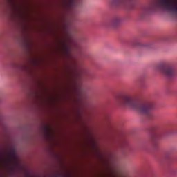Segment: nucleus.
<instances>
[{"label": "nucleus", "mask_w": 177, "mask_h": 177, "mask_svg": "<svg viewBox=\"0 0 177 177\" xmlns=\"http://www.w3.org/2000/svg\"><path fill=\"white\" fill-rule=\"evenodd\" d=\"M121 107H130L143 114L147 120H153L154 115L151 111L154 109V104L150 102H140L136 98L131 95H124L117 102Z\"/></svg>", "instance_id": "1"}, {"label": "nucleus", "mask_w": 177, "mask_h": 177, "mask_svg": "<svg viewBox=\"0 0 177 177\" xmlns=\"http://www.w3.org/2000/svg\"><path fill=\"white\" fill-rule=\"evenodd\" d=\"M156 70L162 73L167 78H174V77L176 75V69H175V67L165 63L159 64L157 66Z\"/></svg>", "instance_id": "2"}, {"label": "nucleus", "mask_w": 177, "mask_h": 177, "mask_svg": "<svg viewBox=\"0 0 177 177\" xmlns=\"http://www.w3.org/2000/svg\"><path fill=\"white\" fill-rule=\"evenodd\" d=\"M114 3L125 9H133V0H114Z\"/></svg>", "instance_id": "3"}, {"label": "nucleus", "mask_w": 177, "mask_h": 177, "mask_svg": "<svg viewBox=\"0 0 177 177\" xmlns=\"http://www.w3.org/2000/svg\"><path fill=\"white\" fill-rule=\"evenodd\" d=\"M121 23H122V19L121 17L116 16L113 17L109 21H108L106 26L109 27H112L113 28H115L118 27Z\"/></svg>", "instance_id": "4"}, {"label": "nucleus", "mask_w": 177, "mask_h": 177, "mask_svg": "<svg viewBox=\"0 0 177 177\" xmlns=\"http://www.w3.org/2000/svg\"><path fill=\"white\" fill-rule=\"evenodd\" d=\"M62 48L64 49V52L68 56H70L71 53V44L67 41H64L62 43Z\"/></svg>", "instance_id": "5"}, {"label": "nucleus", "mask_w": 177, "mask_h": 177, "mask_svg": "<svg viewBox=\"0 0 177 177\" xmlns=\"http://www.w3.org/2000/svg\"><path fill=\"white\" fill-rule=\"evenodd\" d=\"M158 136L155 135L152 137V144L154 149H157L158 147Z\"/></svg>", "instance_id": "6"}, {"label": "nucleus", "mask_w": 177, "mask_h": 177, "mask_svg": "<svg viewBox=\"0 0 177 177\" xmlns=\"http://www.w3.org/2000/svg\"><path fill=\"white\" fill-rule=\"evenodd\" d=\"M134 46H138V48H149V44H145V43H142L139 41H136L134 42Z\"/></svg>", "instance_id": "7"}, {"label": "nucleus", "mask_w": 177, "mask_h": 177, "mask_svg": "<svg viewBox=\"0 0 177 177\" xmlns=\"http://www.w3.org/2000/svg\"><path fill=\"white\" fill-rule=\"evenodd\" d=\"M52 177H68V175L62 173H55L53 175Z\"/></svg>", "instance_id": "8"}, {"label": "nucleus", "mask_w": 177, "mask_h": 177, "mask_svg": "<svg viewBox=\"0 0 177 177\" xmlns=\"http://www.w3.org/2000/svg\"><path fill=\"white\" fill-rule=\"evenodd\" d=\"M84 71H85L84 69H82L80 71H79V73H80V74H82V73H84Z\"/></svg>", "instance_id": "9"}]
</instances>
